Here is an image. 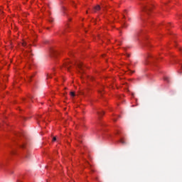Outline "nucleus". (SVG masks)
Masks as SVG:
<instances>
[{
  "label": "nucleus",
  "mask_w": 182,
  "mask_h": 182,
  "mask_svg": "<svg viewBox=\"0 0 182 182\" xmlns=\"http://www.w3.org/2000/svg\"><path fill=\"white\" fill-rule=\"evenodd\" d=\"M143 11H144V12H146V14H149V12H150L151 11V7L144 6L143 8Z\"/></svg>",
  "instance_id": "obj_1"
},
{
  "label": "nucleus",
  "mask_w": 182,
  "mask_h": 182,
  "mask_svg": "<svg viewBox=\"0 0 182 182\" xmlns=\"http://www.w3.org/2000/svg\"><path fill=\"white\" fill-rule=\"evenodd\" d=\"M77 66L78 68V69H81L83 68V64H82V63H79L77 64Z\"/></svg>",
  "instance_id": "obj_2"
},
{
  "label": "nucleus",
  "mask_w": 182,
  "mask_h": 182,
  "mask_svg": "<svg viewBox=\"0 0 182 182\" xmlns=\"http://www.w3.org/2000/svg\"><path fill=\"white\" fill-rule=\"evenodd\" d=\"M94 11H95V12H96V11H100V6L97 5V6L94 8Z\"/></svg>",
  "instance_id": "obj_3"
},
{
  "label": "nucleus",
  "mask_w": 182,
  "mask_h": 182,
  "mask_svg": "<svg viewBox=\"0 0 182 182\" xmlns=\"http://www.w3.org/2000/svg\"><path fill=\"white\" fill-rule=\"evenodd\" d=\"M65 68H66V69H68V70H69V69H70V66H69V63H67L65 65Z\"/></svg>",
  "instance_id": "obj_4"
},
{
  "label": "nucleus",
  "mask_w": 182,
  "mask_h": 182,
  "mask_svg": "<svg viewBox=\"0 0 182 182\" xmlns=\"http://www.w3.org/2000/svg\"><path fill=\"white\" fill-rule=\"evenodd\" d=\"M97 114H98V116L100 117V116H103V114H105V112H103V111L101 112H97Z\"/></svg>",
  "instance_id": "obj_5"
},
{
  "label": "nucleus",
  "mask_w": 182,
  "mask_h": 182,
  "mask_svg": "<svg viewBox=\"0 0 182 182\" xmlns=\"http://www.w3.org/2000/svg\"><path fill=\"white\" fill-rule=\"evenodd\" d=\"M120 143H122V144H126V142L124 141V139H120Z\"/></svg>",
  "instance_id": "obj_6"
},
{
  "label": "nucleus",
  "mask_w": 182,
  "mask_h": 182,
  "mask_svg": "<svg viewBox=\"0 0 182 182\" xmlns=\"http://www.w3.org/2000/svg\"><path fill=\"white\" fill-rule=\"evenodd\" d=\"M126 15H127V10H124V18H126Z\"/></svg>",
  "instance_id": "obj_7"
},
{
  "label": "nucleus",
  "mask_w": 182,
  "mask_h": 182,
  "mask_svg": "<svg viewBox=\"0 0 182 182\" xmlns=\"http://www.w3.org/2000/svg\"><path fill=\"white\" fill-rule=\"evenodd\" d=\"M75 95V92H70V96H72L73 97H74Z\"/></svg>",
  "instance_id": "obj_8"
},
{
  "label": "nucleus",
  "mask_w": 182,
  "mask_h": 182,
  "mask_svg": "<svg viewBox=\"0 0 182 182\" xmlns=\"http://www.w3.org/2000/svg\"><path fill=\"white\" fill-rule=\"evenodd\" d=\"M21 149H25V144H23L22 145H21Z\"/></svg>",
  "instance_id": "obj_9"
},
{
  "label": "nucleus",
  "mask_w": 182,
  "mask_h": 182,
  "mask_svg": "<svg viewBox=\"0 0 182 182\" xmlns=\"http://www.w3.org/2000/svg\"><path fill=\"white\" fill-rule=\"evenodd\" d=\"M49 22H50V23H52V22H53V18H49Z\"/></svg>",
  "instance_id": "obj_10"
},
{
  "label": "nucleus",
  "mask_w": 182,
  "mask_h": 182,
  "mask_svg": "<svg viewBox=\"0 0 182 182\" xmlns=\"http://www.w3.org/2000/svg\"><path fill=\"white\" fill-rule=\"evenodd\" d=\"M22 46H26V42L22 43Z\"/></svg>",
  "instance_id": "obj_11"
},
{
  "label": "nucleus",
  "mask_w": 182,
  "mask_h": 182,
  "mask_svg": "<svg viewBox=\"0 0 182 182\" xmlns=\"http://www.w3.org/2000/svg\"><path fill=\"white\" fill-rule=\"evenodd\" d=\"M164 79H165V80H166V82H169L168 77H166Z\"/></svg>",
  "instance_id": "obj_12"
},
{
  "label": "nucleus",
  "mask_w": 182,
  "mask_h": 182,
  "mask_svg": "<svg viewBox=\"0 0 182 182\" xmlns=\"http://www.w3.org/2000/svg\"><path fill=\"white\" fill-rule=\"evenodd\" d=\"M53 141H56V137L53 138Z\"/></svg>",
  "instance_id": "obj_13"
},
{
  "label": "nucleus",
  "mask_w": 182,
  "mask_h": 182,
  "mask_svg": "<svg viewBox=\"0 0 182 182\" xmlns=\"http://www.w3.org/2000/svg\"><path fill=\"white\" fill-rule=\"evenodd\" d=\"M127 58H130V54H127Z\"/></svg>",
  "instance_id": "obj_14"
},
{
  "label": "nucleus",
  "mask_w": 182,
  "mask_h": 182,
  "mask_svg": "<svg viewBox=\"0 0 182 182\" xmlns=\"http://www.w3.org/2000/svg\"><path fill=\"white\" fill-rule=\"evenodd\" d=\"M130 73H134V71H132L129 70Z\"/></svg>",
  "instance_id": "obj_15"
},
{
  "label": "nucleus",
  "mask_w": 182,
  "mask_h": 182,
  "mask_svg": "<svg viewBox=\"0 0 182 182\" xmlns=\"http://www.w3.org/2000/svg\"><path fill=\"white\" fill-rule=\"evenodd\" d=\"M29 98L30 99H33V96H30Z\"/></svg>",
  "instance_id": "obj_16"
},
{
  "label": "nucleus",
  "mask_w": 182,
  "mask_h": 182,
  "mask_svg": "<svg viewBox=\"0 0 182 182\" xmlns=\"http://www.w3.org/2000/svg\"><path fill=\"white\" fill-rule=\"evenodd\" d=\"M0 14H3V11L0 9Z\"/></svg>",
  "instance_id": "obj_17"
},
{
  "label": "nucleus",
  "mask_w": 182,
  "mask_h": 182,
  "mask_svg": "<svg viewBox=\"0 0 182 182\" xmlns=\"http://www.w3.org/2000/svg\"><path fill=\"white\" fill-rule=\"evenodd\" d=\"M99 93H102V90H99Z\"/></svg>",
  "instance_id": "obj_18"
},
{
  "label": "nucleus",
  "mask_w": 182,
  "mask_h": 182,
  "mask_svg": "<svg viewBox=\"0 0 182 182\" xmlns=\"http://www.w3.org/2000/svg\"><path fill=\"white\" fill-rule=\"evenodd\" d=\"M53 52L54 53H56V51H55V50H53Z\"/></svg>",
  "instance_id": "obj_19"
},
{
  "label": "nucleus",
  "mask_w": 182,
  "mask_h": 182,
  "mask_svg": "<svg viewBox=\"0 0 182 182\" xmlns=\"http://www.w3.org/2000/svg\"><path fill=\"white\" fill-rule=\"evenodd\" d=\"M12 154H15V151H13Z\"/></svg>",
  "instance_id": "obj_20"
},
{
  "label": "nucleus",
  "mask_w": 182,
  "mask_h": 182,
  "mask_svg": "<svg viewBox=\"0 0 182 182\" xmlns=\"http://www.w3.org/2000/svg\"><path fill=\"white\" fill-rule=\"evenodd\" d=\"M119 45H121V43H120V41L119 42Z\"/></svg>",
  "instance_id": "obj_21"
},
{
  "label": "nucleus",
  "mask_w": 182,
  "mask_h": 182,
  "mask_svg": "<svg viewBox=\"0 0 182 182\" xmlns=\"http://www.w3.org/2000/svg\"><path fill=\"white\" fill-rule=\"evenodd\" d=\"M28 156H26V159H28Z\"/></svg>",
  "instance_id": "obj_22"
},
{
  "label": "nucleus",
  "mask_w": 182,
  "mask_h": 182,
  "mask_svg": "<svg viewBox=\"0 0 182 182\" xmlns=\"http://www.w3.org/2000/svg\"><path fill=\"white\" fill-rule=\"evenodd\" d=\"M61 1V2L63 1V0H60Z\"/></svg>",
  "instance_id": "obj_23"
},
{
  "label": "nucleus",
  "mask_w": 182,
  "mask_h": 182,
  "mask_svg": "<svg viewBox=\"0 0 182 182\" xmlns=\"http://www.w3.org/2000/svg\"><path fill=\"white\" fill-rule=\"evenodd\" d=\"M48 77H50V76H48Z\"/></svg>",
  "instance_id": "obj_24"
}]
</instances>
